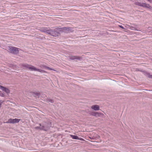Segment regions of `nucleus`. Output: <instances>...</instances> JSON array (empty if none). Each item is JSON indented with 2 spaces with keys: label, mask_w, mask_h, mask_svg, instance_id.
<instances>
[{
  "label": "nucleus",
  "mask_w": 152,
  "mask_h": 152,
  "mask_svg": "<svg viewBox=\"0 0 152 152\" xmlns=\"http://www.w3.org/2000/svg\"><path fill=\"white\" fill-rule=\"evenodd\" d=\"M91 115L93 116H95L96 117H98V116H100L102 115V114L101 113H98L94 112H92L91 113Z\"/></svg>",
  "instance_id": "10"
},
{
  "label": "nucleus",
  "mask_w": 152,
  "mask_h": 152,
  "mask_svg": "<svg viewBox=\"0 0 152 152\" xmlns=\"http://www.w3.org/2000/svg\"><path fill=\"white\" fill-rule=\"evenodd\" d=\"M69 58L72 60H74L75 59L78 58L77 56H69Z\"/></svg>",
  "instance_id": "11"
},
{
  "label": "nucleus",
  "mask_w": 152,
  "mask_h": 152,
  "mask_svg": "<svg viewBox=\"0 0 152 152\" xmlns=\"http://www.w3.org/2000/svg\"><path fill=\"white\" fill-rule=\"evenodd\" d=\"M9 52L13 54H17L19 52V49L15 47L9 46L7 48Z\"/></svg>",
  "instance_id": "1"
},
{
  "label": "nucleus",
  "mask_w": 152,
  "mask_h": 152,
  "mask_svg": "<svg viewBox=\"0 0 152 152\" xmlns=\"http://www.w3.org/2000/svg\"><path fill=\"white\" fill-rule=\"evenodd\" d=\"M119 26L120 27V28H122L123 29H124V27L123 26H122L119 25Z\"/></svg>",
  "instance_id": "15"
},
{
  "label": "nucleus",
  "mask_w": 152,
  "mask_h": 152,
  "mask_svg": "<svg viewBox=\"0 0 152 152\" xmlns=\"http://www.w3.org/2000/svg\"><path fill=\"white\" fill-rule=\"evenodd\" d=\"M43 125L42 126V127L40 128V130H42L45 131L48 130L51 126V124L50 122H44L43 124Z\"/></svg>",
  "instance_id": "2"
},
{
  "label": "nucleus",
  "mask_w": 152,
  "mask_h": 152,
  "mask_svg": "<svg viewBox=\"0 0 152 152\" xmlns=\"http://www.w3.org/2000/svg\"><path fill=\"white\" fill-rule=\"evenodd\" d=\"M35 94L38 95V94H39V93H36V94H35H35Z\"/></svg>",
  "instance_id": "18"
},
{
  "label": "nucleus",
  "mask_w": 152,
  "mask_h": 152,
  "mask_svg": "<svg viewBox=\"0 0 152 152\" xmlns=\"http://www.w3.org/2000/svg\"><path fill=\"white\" fill-rule=\"evenodd\" d=\"M91 108L94 110H99V106L96 104L92 105L91 106Z\"/></svg>",
  "instance_id": "8"
},
{
  "label": "nucleus",
  "mask_w": 152,
  "mask_h": 152,
  "mask_svg": "<svg viewBox=\"0 0 152 152\" xmlns=\"http://www.w3.org/2000/svg\"><path fill=\"white\" fill-rule=\"evenodd\" d=\"M71 137L73 139H78V140H82L83 139L82 138H79V137L76 135H70Z\"/></svg>",
  "instance_id": "9"
},
{
  "label": "nucleus",
  "mask_w": 152,
  "mask_h": 152,
  "mask_svg": "<svg viewBox=\"0 0 152 152\" xmlns=\"http://www.w3.org/2000/svg\"><path fill=\"white\" fill-rule=\"evenodd\" d=\"M44 72H45V71H43Z\"/></svg>",
  "instance_id": "19"
},
{
  "label": "nucleus",
  "mask_w": 152,
  "mask_h": 152,
  "mask_svg": "<svg viewBox=\"0 0 152 152\" xmlns=\"http://www.w3.org/2000/svg\"><path fill=\"white\" fill-rule=\"evenodd\" d=\"M39 125H40V126H36V127H34V129H40V128L41 127H42V126L41 125V124H39Z\"/></svg>",
  "instance_id": "12"
},
{
  "label": "nucleus",
  "mask_w": 152,
  "mask_h": 152,
  "mask_svg": "<svg viewBox=\"0 0 152 152\" xmlns=\"http://www.w3.org/2000/svg\"><path fill=\"white\" fill-rule=\"evenodd\" d=\"M136 4L137 5L147 8L151 10L152 8V7L149 4L145 3H136Z\"/></svg>",
  "instance_id": "5"
},
{
  "label": "nucleus",
  "mask_w": 152,
  "mask_h": 152,
  "mask_svg": "<svg viewBox=\"0 0 152 152\" xmlns=\"http://www.w3.org/2000/svg\"><path fill=\"white\" fill-rule=\"evenodd\" d=\"M48 100L49 102L51 103H53V100L52 99H48Z\"/></svg>",
  "instance_id": "14"
},
{
  "label": "nucleus",
  "mask_w": 152,
  "mask_h": 152,
  "mask_svg": "<svg viewBox=\"0 0 152 152\" xmlns=\"http://www.w3.org/2000/svg\"><path fill=\"white\" fill-rule=\"evenodd\" d=\"M2 103V102H1V101H0V108H1V105Z\"/></svg>",
  "instance_id": "17"
},
{
  "label": "nucleus",
  "mask_w": 152,
  "mask_h": 152,
  "mask_svg": "<svg viewBox=\"0 0 152 152\" xmlns=\"http://www.w3.org/2000/svg\"><path fill=\"white\" fill-rule=\"evenodd\" d=\"M147 0L151 3L152 2V0Z\"/></svg>",
  "instance_id": "16"
},
{
  "label": "nucleus",
  "mask_w": 152,
  "mask_h": 152,
  "mask_svg": "<svg viewBox=\"0 0 152 152\" xmlns=\"http://www.w3.org/2000/svg\"><path fill=\"white\" fill-rule=\"evenodd\" d=\"M23 66L27 68L28 69L31 71H37L41 72L42 70L39 69H37L35 67L30 65L27 64H25L23 65Z\"/></svg>",
  "instance_id": "3"
},
{
  "label": "nucleus",
  "mask_w": 152,
  "mask_h": 152,
  "mask_svg": "<svg viewBox=\"0 0 152 152\" xmlns=\"http://www.w3.org/2000/svg\"><path fill=\"white\" fill-rule=\"evenodd\" d=\"M0 89L7 94H8L10 93V90L8 88L1 85H0Z\"/></svg>",
  "instance_id": "7"
},
{
  "label": "nucleus",
  "mask_w": 152,
  "mask_h": 152,
  "mask_svg": "<svg viewBox=\"0 0 152 152\" xmlns=\"http://www.w3.org/2000/svg\"><path fill=\"white\" fill-rule=\"evenodd\" d=\"M20 119H18L17 118L15 119H9L8 121L6 122V123H11L14 124L18 123L20 121Z\"/></svg>",
  "instance_id": "6"
},
{
  "label": "nucleus",
  "mask_w": 152,
  "mask_h": 152,
  "mask_svg": "<svg viewBox=\"0 0 152 152\" xmlns=\"http://www.w3.org/2000/svg\"><path fill=\"white\" fill-rule=\"evenodd\" d=\"M45 68H46V69H48L50 70H54V71H56L55 70H54V69H52V68H51L50 67H49L48 66H45Z\"/></svg>",
  "instance_id": "13"
},
{
  "label": "nucleus",
  "mask_w": 152,
  "mask_h": 152,
  "mask_svg": "<svg viewBox=\"0 0 152 152\" xmlns=\"http://www.w3.org/2000/svg\"><path fill=\"white\" fill-rule=\"evenodd\" d=\"M57 30H58L60 31H62L65 33H69L71 31V28L69 27H64L62 28H56Z\"/></svg>",
  "instance_id": "4"
}]
</instances>
